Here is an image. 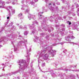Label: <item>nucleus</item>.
Wrapping results in <instances>:
<instances>
[{
	"label": "nucleus",
	"mask_w": 79,
	"mask_h": 79,
	"mask_svg": "<svg viewBox=\"0 0 79 79\" xmlns=\"http://www.w3.org/2000/svg\"><path fill=\"white\" fill-rule=\"evenodd\" d=\"M69 25H70L71 24V22H69Z\"/></svg>",
	"instance_id": "1"
},
{
	"label": "nucleus",
	"mask_w": 79,
	"mask_h": 79,
	"mask_svg": "<svg viewBox=\"0 0 79 79\" xmlns=\"http://www.w3.org/2000/svg\"><path fill=\"white\" fill-rule=\"evenodd\" d=\"M7 19H8L10 18V17H7Z\"/></svg>",
	"instance_id": "2"
},
{
	"label": "nucleus",
	"mask_w": 79,
	"mask_h": 79,
	"mask_svg": "<svg viewBox=\"0 0 79 79\" xmlns=\"http://www.w3.org/2000/svg\"><path fill=\"white\" fill-rule=\"evenodd\" d=\"M52 5V3H49V5Z\"/></svg>",
	"instance_id": "3"
},
{
	"label": "nucleus",
	"mask_w": 79,
	"mask_h": 79,
	"mask_svg": "<svg viewBox=\"0 0 79 79\" xmlns=\"http://www.w3.org/2000/svg\"><path fill=\"white\" fill-rule=\"evenodd\" d=\"M40 16H42V15H41Z\"/></svg>",
	"instance_id": "4"
}]
</instances>
